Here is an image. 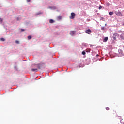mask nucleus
Listing matches in <instances>:
<instances>
[{"mask_svg":"<svg viewBox=\"0 0 124 124\" xmlns=\"http://www.w3.org/2000/svg\"><path fill=\"white\" fill-rule=\"evenodd\" d=\"M85 32L87 33V34H91L92 33V31L90 29H88L85 31Z\"/></svg>","mask_w":124,"mask_h":124,"instance_id":"obj_1","label":"nucleus"},{"mask_svg":"<svg viewBox=\"0 0 124 124\" xmlns=\"http://www.w3.org/2000/svg\"><path fill=\"white\" fill-rule=\"evenodd\" d=\"M116 115H117V112H116V111L113 110L112 111H111V116H116Z\"/></svg>","mask_w":124,"mask_h":124,"instance_id":"obj_2","label":"nucleus"},{"mask_svg":"<svg viewBox=\"0 0 124 124\" xmlns=\"http://www.w3.org/2000/svg\"><path fill=\"white\" fill-rule=\"evenodd\" d=\"M49 8H50V9H52L53 10L57 9V7L55 6H53L52 7L50 6L49 7Z\"/></svg>","mask_w":124,"mask_h":124,"instance_id":"obj_3","label":"nucleus"},{"mask_svg":"<svg viewBox=\"0 0 124 124\" xmlns=\"http://www.w3.org/2000/svg\"><path fill=\"white\" fill-rule=\"evenodd\" d=\"M117 35H118L117 33H115L114 34H113V37L114 40L116 39V36H117Z\"/></svg>","mask_w":124,"mask_h":124,"instance_id":"obj_4","label":"nucleus"},{"mask_svg":"<svg viewBox=\"0 0 124 124\" xmlns=\"http://www.w3.org/2000/svg\"><path fill=\"white\" fill-rule=\"evenodd\" d=\"M75 34V31H71L70 33V34H71V35H73Z\"/></svg>","mask_w":124,"mask_h":124,"instance_id":"obj_5","label":"nucleus"},{"mask_svg":"<svg viewBox=\"0 0 124 124\" xmlns=\"http://www.w3.org/2000/svg\"><path fill=\"white\" fill-rule=\"evenodd\" d=\"M107 40H108V37H106L104 38L103 42H106V41H107Z\"/></svg>","mask_w":124,"mask_h":124,"instance_id":"obj_6","label":"nucleus"},{"mask_svg":"<svg viewBox=\"0 0 124 124\" xmlns=\"http://www.w3.org/2000/svg\"><path fill=\"white\" fill-rule=\"evenodd\" d=\"M31 71H33V72L35 71V72H37V68H32V69H31Z\"/></svg>","mask_w":124,"mask_h":124,"instance_id":"obj_7","label":"nucleus"},{"mask_svg":"<svg viewBox=\"0 0 124 124\" xmlns=\"http://www.w3.org/2000/svg\"><path fill=\"white\" fill-rule=\"evenodd\" d=\"M54 21L53 19H50L49 23L50 24H53L54 23Z\"/></svg>","mask_w":124,"mask_h":124,"instance_id":"obj_8","label":"nucleus"},{"mask_svg":"<svg viewBox=\"0 0 124 124\" xmlns=\"http://www.w3.org/2000/svg\"><path fill=\"white\" fill-rule=\"evenodd\" d=\"M106 110H107V111H109V110H110V108L108 107H106Z\"/></svg>","mask_w":124,"mask_h":124,"instance_id":"obj_9","label":"nucleus"},{"mask_svg":"<svg viewBox=\"0 0 124 124\" xmlns=\"http://www.w3.org/2000/svg\"><path fill=\"white\" fill-rule=\"evenodd\" d=\"M71 16H75V13H71Z\"/></svg>","mask_w":124,"mask_h":124,"instance_id":"obj_10","label":"nucleus"},{"mask_svg":"<svg viewBox=\"0 0 124 124\" xmlns=\"http://www.w3.org/2000/svg\"><path fill=\"white\" fill-rule=\"evenodd\" d=\"M1 41H5V39L3 38H1L0 39Z\"/></svg>","mask_w":124,"mask_h":124,"instance_id":"obj_11","label":"nucleus"},{"mask_svg":"<svg viewBox=\"0 0 124 124\" xmlns=\"http://www.w3.org/2000/svg\"><path fill=\"white\" fill-rule=\"evenodd\" d=\"M75 17V16H70V19H74Z\"/></svg>","mask_w":124,"mask_h":124,"instance_id":"obj_12","label":"nucleus"},{"mask_svg":"<svg viewBox=\"0 0 124 124\" xmlns=\"http://www.w3.org/2000/svg\"><path fill=\"white\" fill-rule=\"evenodd\" d=\"M113 14H114V13H113L112 12H109V15H113Z\"/></svg>","mask_w":124,"mask_h":124,"instance_id":"obj_13","label":"nucleus"},{"mask_svg":"<svg viewBox=\"0 0 124 124\" xmlns=\"http://www.w3.org/2000/svg\"><path fill=\"white\" fill-rule=\"evenodd\" d=\"M28 38L29 39H31V36H28Z\"/></svg>","mask_w":124,"mask_h":124,"instance_id":"obj_14","label":"nucleus"},{"mask_svg":"<svg viewBox=\"0 0 124 124\" xmlns=\"http://www.w3.org/2000/svg\"><path fill=\"white\" fill-rule=\"evenodd\" d=\"M16 43L17 44H19V41L16 40Z\"/></svg>","mask_w":124,"mask_h":124,"instance_id":"obj_15","label":"nucleus"},{"mask_svg":"<svg viewBox=\"0 0 124 124\" xmlns=\"http://www.w3.org/2000/svg\"><path fill=\"white\" fill-rule=\"evenodd\" d=\"M82 55H86V52H85V51H83V52H82Z\"/></svg>","mask_w":124,"mask_h":124,"instance_id":"obj_16","label":"nucleus"},{"mask_svg":"<svg viewBox=\"0 0 124 124\" xmlns=\"http://www.w3.org/2000/svg\"><path fill=\"white\" fill-rule=\"evenodd\" d=\"M2 21H3V19H2L1 18H0V23H2Z\"/></svg>","mask_w":124,"mask_h":124,"instance_id":"obj_17","label":"nucleus"},{"mask_svg":"<svg viewBox=\"0 0 124 124\" xmlns=\"http://www.w3.org/2000/svg\"><path fill=\"white\" fill-rule=\"evenodd\" d=\"M62 19V16H59L58 17V19L61 20Z\"/></svg>","mask_w":124,"mask_h":124,"instance_id":"obj_18","label":"nucleus"},{"mask_svg":"<svg viewBox=\"0 0 124 124\" xmlns=\"http://www.w3.org/2000/svg\"><path fill=\"white\" fill-rule=\"evenodd\" d=\"M21 31H25V29H21Z\"/></svg>","mask_w":124,"mask_h":124,"instance_id":"obj_19","label":"nucleus"},{"mask_svg":"<svg viewBox=\"0 0 124 124\" xmlns=\"http://www.w3.org/2000/svg\"><path fill=\"white\" fill-rule=\"evenodd\" d=\"M37 67L39 69H40V66H39V65H37Z\"/></svg>","mask_w":124,"mask_h":124,"instance_id":"obj_20","label":"nucleus"},{"mask_svg":"<svg viewBox=\"0 0 124 124\" xmlns=\"http://www.w3.org/2000/svg\"><path fill=\"white\" fill-rule=\"evenodd\" d=\"M102 8V6H100L99 7V9H101Z\"/></svg>","mask_w":124,"mask_h":124,"instance_id":"obj_21","label":"nucleus"},{"mask_svg":"<svg viewBox=\"0 0 124 124\" xmlns=\"http://www.w3.org/2000/svg\"><path fill=\"white\" fill-rule=\"evenodd\" d=\"M27 2H31V0H27Z\"/></svg>","mask_w":124,"mask_h":124,"instance_id":"obj_22","label":"nucleus"},{"mask_svg":"<svg viewBox=\"0 0 124 124\" xmlns=\"http://www.w3.org/2000/svg\"><path fill=\"white\" fill-rule=\"evenodd\" d=\"M101 30H102V31H104L105 30L104 27H102Z\"/></svg>","mask_w":124,"mask_h":124,"instance_id":"obj_23","label":"nucleus"},{"mask_svg":"<svg viewBox=\"0 0 124 124\" xmlns=\"http://www.w3.org/2000/svg\"><path fill=\"white\" fill-rule=\"evenodd\" d=\"M17 21H19V18H17Z\"/></svg>","mask_w":124,"mask_h":124,"instance_id":"obj_24","label":"nucleus"},{"mask_svg":"<svg viewBox=\"0 0 124 124\" xmlns=\"http://www.w3.org/2000/svg\"><path fill=\"white\" fill-rule=\"evenodd\" d=\"M99 55H98V54L96 55V57H98Z\"/></svg>","mask_w":124,"mask_h":124,"instance_id":"obj_25","label":"nucleus"},{"mask_svg":"<svg viewBox=\"0 0 124 124\" xmlns=\"http://www.w3.org/2000/svg\"><path fill=\"white\" fill-rule=\"evenodd\" d=\"M41 14V13H38V15H39V14Z\"/></svg>","mask_w":124,"mask_h":124,"instance_id":"obj_26","label":"nucleus"},{"mask_svg":"<svg viewBox=\"0 0 124 124\" xmlns=\"http://www.w3.org/2000/svg\"><path fill=\"white\" fill-rule=\"evenodd\" d=\"M105 26H106V24H105Z\"/></svg>","mask_w":124,"mask_h":124,"instance_id":"obj_27","label":"nucleus"}]
</instances>
